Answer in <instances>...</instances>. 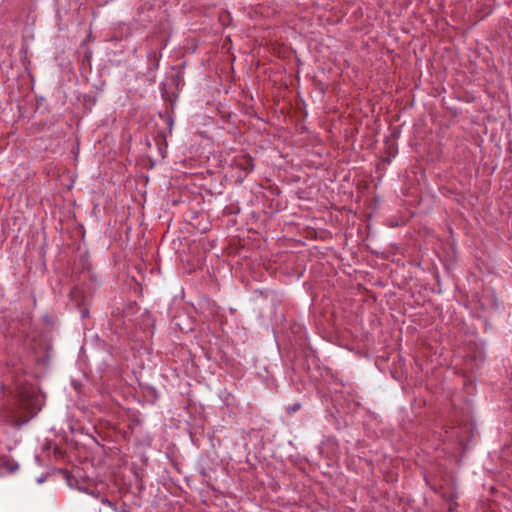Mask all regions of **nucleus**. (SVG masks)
Here are the masks:
<instances>
[{
  "mask_svg": "<svg viewBox=\"0 0 512 512\" xmlns=\"http://www.w3.org/2000/svg\"><path fill=\"white\" fill-rule=\"evenodd\" d=\"M43 397L33 385H19L13 402L1 413L5 423L21 427L42 409Z\"/></svg>",
  "mask_w": 512,
  "mask_h": 512,
  "instance_id": "f257e3e1",
  "label": "nucleus"
},
{
  "mask_svg": "<svg viewBox=\"0 0 512 512\" xmlns=\"http://www.w3.org/2000/svg\"><path fill=\"white\" fill-rule=\"evenodd\" d=\"M167 40H161L159 43V49L162 50L166 46ZM162 57L161 51H157L155 48H151L147 53V73L155 72L159 67V62Z\"/></svg>",
  "mask_w": 512,
  "mask_h": 512,
  "instance_id": "f03ea898",
  "label": "nucleus"
},
{
  "mask_svg": "<svg viewBox=\"0 0 512 512\" xmlns=\"http://www.w3.org/2000/svg\"><path fill=\"white\" fill-rule=\"evenodd\" d=\"M233 163L235 167L243 171L245 175L254 170V159L247 153L235 156Z\"/></svg>",
  "mask_w": 512,
  "mask_h": 512,
  "instance_id": "7ed1b4c3",
  "label": "nucleus"
},
{
  "mask_svg": "<svg viewBox=\"0 0 512 512\" xmlns=\"http://www.w3.org/2000/svg\"><path fill=\"white\" fill-rule=\"evenodd\" d=\"M152 12H154V5L149 1L144 2L137 9L138 20L142 23L151 22L152 21V15H151Z\"/></svg>",
  "mask_w": 512,
  "mask_h": 512,
  "instance_id": "20e7f679",
  "label": "nucleus"
},
{
  "mask_svg": "<svg viewBox=\"0 0 512 512\" xmlns=\"http://www.w3.org/2000/svg\"><path fill=\"white\" fill-rule=\"evenodd\" d=\"M302 365L307 374H309L310 377H313L312 366H314L315 369H319L318 358L314 351L305 352Z\"/></svg>",
  "mask_w": 512,
  "mask_h": 512,
  "instance_id": "39448f33",
  "label": "nucleus"
},
{
  "mask_svg": "<svg viewBox=\"0 0 512 512\" xmlns=\"http://www.w3.org/2000/svg\"><path fill=\"white\" fill-rule=\"evenodd\" d=\"M19 469L18 463L9 456H0V471L5 470L8 473H14Z\"/></svg>",
  "mask_w": 512,
  "mask_h": 512,
  "instance_id": "423d86ee",
  "label": "nucleus"
},
{
  "mask_svg": "<svg viewBox=\"0 0 512 512\" xmlns=\"http://www.w3.org/2000/svg\"><path fill=\"white\" fill-rule=\"evenodd\" d=\"M154 141L157 145L160 156L165 158L168 146L165 132L157 133V135L154 137Z\"/></svg>",
  "mask_w": 512,
  "mask_h": 512,
  "instance_id": "0eeeda50",
  "label": "nucleus"
},
{
  "mask_svg": "<svg viewBox=\"0 0 512 512\" xmlns=\"http://www.w3.org/2000/svg\"><path fill=\"white\" fill-rule=\"evenodd\" d=\"M431 488L436 493H440L444 500L451 502L450 505H449L448 511L449 512H453L454 506L456 505V503H454V500L457 498L456 493L455 492H451V493L448 494L446 492H442V487L441 486L439 488L435 487V486H431Z\"/></svg>",
  "mask_w": 512,
  "mask_h": 512,
  "instance_id": "6e6552de",
  "label": "nucleus"
},
{
  "mask_svg": "<svg viewBox=\"0 0 512 512\" xmlns=\"http://www.w3.org/2000/svg\"><path fill=\"white\" fill-rule=\"evenodd\" d=\"M69 297L72 301H75L76 302V305L77 307H81V302L83 301V297H82V291L77 288V287H73L69 293Z\"/></svg>",
  "mask_w": 512,
  "mask_h": 512,
  "instance_id": "1a4fd4ad",
  "label": "nucleus"
},
{
  "mask_svg": "<svg viewBox=\"0 0 512 512\" xmlns=\"http://www.w3.org/2000/svg\"><path fill=\"white\" fill-rule=\"evenodd\" d=\"M162 91V97L165 101H169L171 103V105H173V103L175 102L176 98H177V95L176 94H169L165 89H161Z\"/></svg>",
  "mask_w": 512,
  "mask_h": 512,
  "instance_id": "9d476101",
  "label": "nucleus"
},
{
  "mask_svg": "<svg viewBox=\"0 0 512 512\" xmlns=\"http://www.w3.org/2000/svg\"><path fill=\"white\" fill-rule=\"evenodd\" d=\"M239 210H240V209H239V207L234 208L233 206H226V207L224 208L223 213H224L225 215H231V214L238 213V212H239Z\"/></svg>",
  "mask_w": 512,
  "mask_h": 512,
  "instance_id": "9b49d317",
  "label": "nucleus"
},
{
  "mask_svg": "<svg viewBox=\"0 0 512 512\" xmlns=\"http://www.w3.org/2000/svg\"><path fill=\"white\" fill-rule=\"evenodd\" d=\"M43 321L46 325L52 326L54 324V319L49 315L43 316Z\"/></svg>",
  "mask_w": 512,
  "mask_h": 512,
  "instance_id": "f8f14e48",
  "label": "nucleus"
},
{
  "mask_svg": "<svg viewBox=\"0 0 512 512\" xmlns=\"http://www.w3.org/2000/svg\"><path fill=\"white\" fill-rule=\"evenodd\" d=\"M166 124H167V128H168L169 132L171 133L172 127H173V119L170 115H168L166 117Z\"/></svg>",
  "mask_w": 512,
  "mask_h": 512,
  "instance_id": "ddd939ff",
  "label": "nucleus"
},
{
  "mask_svg": "<svg viewBox=\"0 0 512 512\" xmlns=\"http://www.w3.org/2000/svg\"><path fill=\"white\" fill-rule=\"evenodd\" d=\"M300 407H301V405L299 403H296L293 406L288 407L287 411H288V413L296 412L297 410L300 409Z\"/></svg>",
  "mask_w": 512,
  "mask_h": 512,
  "instance_id": "4468645a",
  "label": "nucleus"
},
{
  "mask_svg": "<svg viewBox=\"0 0 512 512\" xmlns=\"http://www.w3.org/2000/svg\"><path fill=\"white\" fill-rule=\"evenodd\" d=\"M136 305H137V304H136V302L129 304V305L127 306V308L124 310V312H125L126 314H130V311H132V310H133V308H134V306H136Z\"/></svg>",
  "mask_w": 512,
  "mask_h": 512,
  "instance_id": "2eb2a0df",
  "label": "nucleus"
},
{
  "mask_svg": "<svg viewBox=\"0 0 512 512\" xmlns=\"http://www.w3.org/2000/svg\"><path fill=\"white\" fill-rule=\"evenodd\" d=\"M39 363L45 365L48 361V355H45L43 358L37 360Z\"/></svg>",
  "mask_w": 512,
  "mask_h": 512,
  "instance_id": "dca6fc26",
  "label": "nucleus"
},
{
  "mask_svg": "<svg viewBox=\"0 0 512 512\" xmlns=\"http://www.w3.org/2000/svg\"><path fill=\"white\" fill-rule=\"evenodd\" d=\"M102 502L108 505H112V503L108 500V498H103Z\"/></svg>",
  "mask_w": 512,
  "mask_h": 512,
  "instance_id": "f3484780",
  "label": "nucleus"
}]
</instances>
